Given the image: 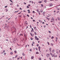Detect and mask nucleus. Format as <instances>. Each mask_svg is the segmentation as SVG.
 <instances>
[{
  "mask_svg": "<svg viewBox=\"0 0 60 60\" xmlns=\"http://www.w3.org/2000/svg\"><path fill=\"white\" fill-rule=\"evenodd\" d=\"M50 56V54H47L46 56L47 57H49Z\"/></svg>",
  "mask_w": 60,
  "mask_h": 60,
  "instance_id": "nucleus-2",
  "label": "nucleus"
},
{
  "mask_svg": "<svg viewBox=\"0 0 60 60\" xmlns=\"http://www.w3.org/2000/svg\"><path fill=\"white\" fill-rule=\"evenodd\" d=\"M17 56H18L17 55H15V58H16L17 57Z\"/></svg>",
  "mask_w": 60,
  "mask_h": 60,
  "instance_id": "nucleus-20",
  "label": "nucleus"
},
{
  "mask_svg": "<svg viewBox=\"0 0 60 60\" xmlns=\"http://www.w3.org/2000/svg\"><path fill=\"white\" fill-rule=\"evenodd\" d=\"M52 20H53V21H54V18H53V17H52Z\"/></svg>",
  "mask_w": 60,
  "mask_h": 60,
  "instance_id": "nucleus-25",
  "label": "nucleus"
},
{
  "mask_svg": "<svg viewBox=\"0 0 60 60\" xmlns=\"http://www.w3.org/2000/svg\"><path fill=\"white\" fill-rule=\"evenodd\" d=\"M36 49V50H38V49L37 48H36L35 49Z\"/></svg>",
  "mask_w": 60,
  "mask_h": 60,
  "instance_id": "nucleus-46",
  "label": "nucleus"
},
{
  "mask_svg": "<svg viewBox=\"0 0 60 60\" xmlns=\"http://www.w3.org/2000/svg\"><path fill=\"white\" fill-rule=\"evenodd\" d=\"M10 49H11V50H12V49H11V48H10Z\"/></svg>",
  "mask_w": 60,
  "mask_h": 60,
  "instance_id": "nucleus-59",
  "label": "nucleus"
},
{
  "mask_svg": "<svg viewBox=\"0 0 60 60\" xmlns=\"http://www.w3.org/2000/svg\"><path fill=\"white\" fill-rule=\"evenodd\" d=\"M10 1H11V2H12V3H13V2L12 1V0H10Z\"/></svg>",
  "mask_w": 60,
  "mask_h": 60,
  "instance_id": "nucleus-33",
  "label": "nucleus"
},
{
  "mask_svg": "<svg viewBox=\"0 0 60 60\" xmlns=\"http://www.w3.org/2000/svg\"><path fill=\"white\" fill-rule=\"evenodd\" d=\"M6 40L7 41H8V39H6Z\"/></svg>",
  "mask_w": 60,
  "mask_h": 60,
  "instance_id": "nucleus-51",
  "label": "nucleus"
},
{
  "mask_svg": "<svg viewBox=\"0 0 60 60\" xmlns=\"http://www.w3.org/2000/svg\"><path fill=\"white\" fill-rule=\"evenodd\" d=\"M47 43L48 44V45H49V42H47Z\"/></svg>",
  "mask_w": 60,
  "mask_h": 60,
  "instance_id": "nucleus-30",
  "label": "nucleus"
},
{
  "mask_svg": "<svg viewBox=\"0 0 60 60\" xmlns=\"http://www.w3.org/2000/svg\"><path fill=\"white\" fill-rule=\"evenodd\" d=\"M32 51V50L31 49H30V52H31V51Z\"/></svg>",
  "mask_w": 60,
  "mask_h": 60,
  "instance_id": "nucleus-36",
  "label": "nucleus"
},
{
  "mask_svg": "<svg viewBox=\"0 0 60 60\" xmlns=\"http://www.w3.org/2000/svg\"><path fill=\"white\" fill-rule=\"evenodd\" d=\"M30 6V5L29 4V5H28V6Z\"/></svg>",
  "mask_w": 60,
  "mask_h": 60,
  "instance_id": "nucleus-58",
  "label": "nucleus"
},
{
  "mask_svg": "<svg viewBox=\"0 0 60 60\" xmlns=\"http://www.w3.org/2000/svg\"><path fill=\"white\" fill-rule=\"evenodd\" d=\"M56 39L57 40V39H58V38H57V37L56 38Z\"/></svg>",
  "mask_w": 60,
  "mask_h": 60,
  "instance_id": "nucleus-54",
  "label": "nucleus"
},
{
  "mask_svg": "<svg viewBox=\"0 0 60 60\" xmlns=\"http://www.w3.org/2000/svg\"><path fill=\"white\" fill-rule=\"evenodd\" d=\"M7 6H5V8H7Z\"/></svg>",
  "mask_w": 60,
  "mask_h": 60,
  "instance_id": "nucleus-45",
  "label": "nucleus"
},
{
  "mask_svg": "<svg viewBox=\"0 0 60 60\" xmlns=\"http://www.w3.org/2000/svg\"><path fill=\"white\" fill-rule=\"evenodd\" d=\"M22 55L23 56H25V54H24V53H22Z\"/></svg>",
  "mask_w": 60,
  "mask_h": 60,
  "instance_id": "nucleus-21",
  "label": "nucleus"
},
{
  "mask_svg": "<svg viewBox=\"0 0 60 60\" xmlns=\"http://www.w3.org/2000/svg\"><path fill=\"white\" fill-rule=\"evenodd\" d=\"M35 40H36L37 41L39 40L38 38L36 36H35Z\"/></svg>",
  "mask_w": 60,
  "mask_h": 60,
  "instance_id": "nucleus-1",
  "label": "nucleus"
},
{
  "mask_svg": "<svg viewBox=\"0 0 60 60\" xmlns=\"http://www.w3.org/2000/svg\"><path fill=\"white\" fill-rule=\"evenodd\" d=\"M33 22H35V21L34 20H33Z\"/></svg>",
  "mask_w": 60,
  "mask_h": 60,
  "instance_id": "nucleus-52",
  "label": "nucleus"
},
{
  "mask_svg": "<svg viewBox=\"0 0 60 60\" xmlns=\"http://www.w3.org/2000/svg\"><path fill=\"white\" fill-rule=\"evenodd\" d=\"M44 28H45L46 27V26H44Z\"/></svg>",
  "mask_w": 60,
  "mask_h": 60,
  "instance_id": "nucleus-63",
  "label": "nucleus"
},
{
  "mask_svg": "<svg viewBox=\"0 0 60 60\" xmlns=\"http://www.w3.org/2000/svg\"><path fill=\"white\" fill-rule=\"evenodd\" d=\"M33 44H34V42H33L32 43Z\"/></svg>",
  "mask_w": 60,
  "mask_h": 60,
  "instance_id": "nucleus-61",
  "label": "nucleus"
},
{
  "mask_svg": "<svg viewBox=\"0 0 60 60\" xmlns=\"http://www.w3.org/2000/svg\"><path fill=\"white\" fill-rule=\"evenodd\" d=\"M44 2L45 3H46L47 2V0H45L44 1Z\"/></svg>",
  "mask_w": 60,
  "mask_h": 60,
  "instance_id": "nucleus-17",
  "label": "nucleus"
},
{
  "mask_svg": "<svg viewBox=\"0 0 60 60\" xmlns=\"http://www.w3.org/2000/svg\"><path fill=\"white\" fill-rule=\"evenodd\" d=\"M57 19H58V20H60V18L59 17H58L57 18Z\"/></svg>",
  "mask_w": 60,
  "mask_h": 60,
  "instance_id": "nucleus-9",
  "label": "nucleus"
},
{
  "mask_svg": "<svg viewBox=\"0 0 60 60\" xmlns=\"http://www.w3.org/2000/svg\"><path fill=\"white\" fill-rule=\"evenodd\" d=\"M51 45H52V46H53V44L52 43H51Z\"/></svg>",
  "mask_w": 60,
  "mask_h": 60,
  "instance_id": "nucleus-29",
  "label": "nucleus"
},
{
  "mask_svg": "<svg viewBox=\"0 0 60 60\" xmlns=\"http://www.w3.org/2000/svg\"><path fill=\"white\" fill-rule=\"evenodd\" d=\"M53 6V4L51 3L49 4V6Z\"/></svg>",
  "mask_w": 60,
  "mask_h": 60,
  "instance_id": "nucleus-4",
  "label": "nucleus"
},
{
  "mask_svg": "<svg viewBox=\"0 0 60 60\" xmlns=\"http://www.w3.org/2000/svg\"><path fill=\"white\" fill-rule=\"evenodd\" d=\"M31 3H32V4H33V1H31Z\"/></svg>",
  "mask_w": 60,
  "mask_h": 60,
  "instance_id": "nucleus-57",
  "label": "nucleus"
},
{
  "mask_svg": "<svg viewBox=\"0 0 60 60\" xmlns=\"http://www.w3.org/2000/svg\"><path fill=\"white\" fill-rule=\"evenodd\" d=\"M39 60H41V58H39Z\"/></svg>",
  "mask_w": 60,
  "mask_h": 60,
  "instance_id": "nucleus-26",
  "label": "nucleus"
},
{
  "mask_svg": "<svg viewBox=\"0 0 60 60\" xmlns=\"http://www.w3.org/2000/svg\"><path fill=\"white\" fill-rule=\"evenodd\" d=\"M38 3H40L41 4V3H42V1H40L38 2Z\"/></svg>",
  "mask_w": 60,
  "mask_h": 60,
  "instance_id": "nucleus-14",
  "label": "nucleus"
},
{
  "mask_svg": "<svg viewBox=\"0 0 60 60\" xmlns=\"http://www.w3.org/2000/svg\"><path fill=\"white\" fill-rule=\"evenodd\" d=\"M10 54L11 55H12L13 54V53L12 52H10Z\"/></svg>",
  "mask_w": 60,
  "mask_h": 60,
  "instance_id": "nucleus-11",
  "label": "nucleus"
},
{
  "mask_svg": "<svg viewBox=\"0 0 60 60\" xmlns=\"http://www.w3.org/2000/svg\"><path fill=\"white\" fill-rule=\"evenodd\" d=\"M52 57H54V55H52Z\"/></svg>",
  "mask_w": 60,
  "mask_h": 60,
  "instance_id": "nucleus-38",
  "label": "nucleus"
},
{
  "mask_svg": "<svg viewBox=\"0 0 60 60\" xmlns=\"http://www.w3.org/2000/svg\"><path fill=\"white\" fill-rule=\"evenodd\" d=\"M34 33H35V35H37V34H36V32H34Z\"/></svg>",
  "mask_w": 60,
  "mask_h": 60,
  "instance_id": "nucleus-28",
  "label": "nucleus"
},
{
  "mask_svg": "<svg viewBox=\"0 0 60 60\" xmlns=\"http://www.w3.org/2000/svg\"><path fill=\"white\" fill-rule=\"evenodd\" d=\"M54 38V37H53V36H52V37L51 38V39H53V38Z\"/></svg>",
  "mask_w": 60,
  "mask_h": 60,
  "instance_id": "nucleus-27",
  "label": "nucleus"
},
{
  "mask_svg": "<svg viewBox=\"0 0 60 60\" xmlns=\"http://www.w3.org/2000/svg\"><path fill=\"white\" fill-rule=\"evenodd\" d=\"M33 13H35V12L34 11H33Z\"/></svg>",
  "mask_w": 60,
  "mask_h": 60,
  "instance_id": "nucleus-49",
  "label": "nucleus"
},
{
  "mask_svg": "<svg viewBox=\"0 0 60 60\" xmlns=\"http://www.w3.org/2000/svg\"><path fill=\"white\" fill-rule=\"evenodd\" d=\"M59 11H57V12H56V13H59Z\"/></svg>",
  "mask_w": 60,
  "mask_h": 60,
  "instance_id": "nucleus-31",
  "label": "nucleus"
},
{
  "mask_svg": "<svg viewBox=\"0 0 60 60\" xmlns=\"http://www.w3.org/2000/svg\"><path fill=\"white\" fill-rule=\"evenodd\" d=\"M5 10H6V11H8V10L7 9H6Z\"/></svg>",
  "mask_w": 60,
  "mask_h": 60,
  "instance_id": "nucleus-48",
  "label": "nucleus"
},
{
  "mask_svg": "<svg viewBox=\"0 0 60 60\" xmlns=\"http://www.w3.org/2000/svg\"><path fill=\"white\" fill-rule=\"evenodd\" d=\"M21 13V12H20V13H18V15H19V14H20Z\"/></svg>",
  "mask_w": 60,
  "mask_h": 60,
  "instance_id": "nucleus-44",
  "label": "nucleus"
},
{
  "mask_svg": "<svg viewBox=\"0 0 60 60\" xmlns=\"http://www.w3.org/2000/svg\"><path fill=\"white\" fill-rule=\"evenodd\" d=\"M34 58V56H33L31 57V59H33Z\"/></svg>",
  "mask_w": 60,
  "mask_h": 60,
  "instance_id": "nucleus-7",
  "label": "nucleus"
},
{
  "mask_svg": "<svg viewBox=\"0 0 60 60\" xmlns=\"http://www.w3.org/2000/svg\"><path fill=\"white\" fill-rule=\"evenodd\" d=\"M27 46V45H26V46L25 47H26V48Z\"/></svg>",
  "mask_w": 60,
  "mask_h": 60,
  "instance_id": "nucleus-55",
  "label": "nucleus"
},
{
  "mask_svg": "<svg viewBox=\"0 0 60 60\" xmlns=\"http://www.w3.org/2000/svg\"><path fill=\"white\" fill-rule=\"evenodd\" d=\"M34 29H36V26H35L34 27Z\"/></svg>",
  "mask_w": 60,
  "mask_h": 60,
  "instance_id": "nucleus-15",
  "label": "nucleus"
},
{
  "mask_svg": "<svg viewBox=\"0 0 60 60\" xmlns=\"http://www.w3.org/2000/svg\"><path fill=\"white\" fill-rule=\"evenodd\" d=\"M6 54V53L5 52V53H4V55H5Z\"/></svg>",
  "mask_w": 60,
  "mask_h": 60,
  "instance_id": "nucleus-34",
  "label": "nucleus"
},
{
  "mask_svg": "<svg viewBox=\"0 0 60 60\" xmlns=\"http://www.w3.org/2000/svg\"><path fill=\"white\" fill-rule=\"evenodd\" d=\"M49 59H50V60H51V58H49Z\"/></svg>",
  "mask_w": 60,
  "mask_h": 60,
  "instance_id": "nucleus-50",
  "label": "nucleus"
},
{
  "mask_svg": "<svg viewBox=\"0 0 60 60\" xmlns=\"http://www.w3.org/2000/svg\"><path fill=\"white\" fill-rule=\"evenodd\" d=\"M37 30H38V29H36L35 30L36 31Z\"/></svg>",
  "mask_w": 60,
  "mask_h": 60,
  "instance_id": "nucleus-62",
  "label": "nucleus"
},
{
  "mask_svg": "<svg viewBox=\"0 0 60 60\" xmlns=\"http://www.w3.org/2000/svg\"><path fill=\"white\" fill-rule=\"evenodd\" d=\"M38 49H39V51H40V50L41 49H40V46H39L38 47Z\"/></svg>",
  "mask_w": 60,
  "mask_h": 60,
  "instance_id": "nucleus-6",
  "label": "nucleus"
},
{
  "mask_svg": "<svg viewBox=\"0 0 60 60\" xmlns=\"http://www.w3.org/2000/svg\"><path fill=\"white\" fill-rule=\"evenodd\" d=\"M30 39H31V40H33V38H30Z\"/></svg>",
  "mask_w": 60,
  "mask_h": 60,
  "instance_id": "nucleus-35",
  "label": "nucleus"
},
{
  "mask_svg": "<svg viewBox=\"0 0 60 60\" xmlns=\"http://www.w3.org/2000/svg\"><path fill=\"white\" fill-rule=\"evenodd\" d=\"M30 34L31 35V36H32V37H33V36L32 35V34L31 33H30Z\"/></svg>",
  "mask_w": 60,
  "mask_h": 60,
  "instance_id": "nucleus-19",
  "label": "nucleus"
},
{
  "mask_svg": "<svg viewBox=\"0 0 60 60\" xmlns=\"http://www.w3.org/2000/svg\"><path fill=\"white\" fill-rule=\"evenodd\" d=\"M36 54H39V52H36Z\"/></svg>",
  "mask_w": 60,
  "mask_h": 60,
  "instance_id": "nucleus-16",
  "label": "nucleus"
},
{
  "mask_svg": "<svg viewBox=\"0 0 60 60\" xmlns=\"http://www.w3.org/2000/svg\"><path fill=\"white\" fill-rule=\"evenodd\" d=\"M41 6L42 7H43V4H41Z\"/></svg>",
  "mask_w": 60,
  "mask_h": 60,
  "instance_id": "nucleus-23",
  "label": "nucleus"
},
{
  "mask_svg": "<svg viewBox=\"0 0 60 60\" xmlns=\"http://www.w3.org/2000/svg\"><path fill=\"white\" fill-rule=\"evenodd\" d=\"M48 31L49 32V33H51V32L50 31Z\"/></svg>",
  "mask_w": 60,
  "mask_h": 60,
  "instance_id": "nucleus-37",
  "label": "nucleus"
},
{
  "mask_svg": "<svg viewBox=\"0 0 60 60\" xmlns=\"http://www.w3.org/2000/svg\"><path fill=\"white\" fill-rule=\"evenodd\" d=\"M51 48H50L49 49V50H50V51L51 52Z\"/></svg>",
  "mask_w": 60,
  "mask_h": 60,
  "instance_id": "nucleus-12",
  "label": "nucleus"
},
{
  "mask_svg": "<svg viewBox=\"0 0 60 60\" xmlns=\"http://www.w3.org/2000/svg\"><path fill=\"white\" fill-rule=\"evenodd\" d=\"M41 21V20H39V22H40L41 21Z\"/></svg>",
  "mask_w": 60,
  "mask_h": 60,
  "instance_id": "nucleus-39",
  "label": "nucleus"
},
{
  "mask_svg": "<svg viewBox=\"0 0 60 60\" xmlns=\"http://www.w3.org/2000/svg\"><path fill=\"white\" fill-rule=\"evenodd\" d=\"M40 11L41 13H42L43 12V11L42 10H40Z\"/></svg>",
  "mask_w": 60,
  "mask_h": 60,
  "instance_id": "nucleus-10",
  "label": "nucleus"
},
{
  "mask_svg": "<svg viewBox=\"0 0 60 60\" xmlns=\"http://www.w3.org/2000/svg\"><path fill=\"white\" fill-rule=\"evenodd\" d=\"M50 55H52L53 54H52V53H51L50 52Z\"/></svg>",
  "mask_w": 60,
  "mask_h": 60,
  "instance_id": "nucleus-41",
  "label": "nucleus"
},
{
  "mask_svg": "<svg viewBox=\"0 0 60 60\" xmlns=\"http://www.w3.org/2000/svg\"><path fill=\"white\" fill-rule=\"evenodd\" d=\"M34 45H33V44H32V46H33Z\"/></svg>",
  "mask_w": 60,
  "mask_h": 60,
  "instance_id": "nucleus-64",
  "label": "nucleus"
},
{
  "mask_svg": "<svg viewBox=\"0 0 60 60\" xmlns=\"http://www.w3.org/2000/svg\"><path fill=\"white\" fill-rule=\"evenodd\" d=\"M53 56L54 57H56L57 56L56 55V54H54V55H53Z\"/></svg>",
  "mask_w": 60,
  "mask_h": 60,
  "instance_id": "nucleus-3",
  "label": "nucleus"
},
{
  "mask_svg": "<svg viewBox=\"0 0 60 60\" xmlns=\"http://www.w3.org/2000/svg\"><path fill=\"white\" fill-rule=\"evenodd\" d=\"M27 16L28 17H29V16L28 15H27Z\"/></svg>",
  "mask_w": 60,
  "mask_h": 60,
  "instance_id": "nucleus-43",
  "label": "nucleus"
},
{
  "mask_svg": "<svg viewBox=\"0 0 60 60\" xmlns=\"http://www.w3.org/2000/svg\"><path fill=\"white\" fill-rule=\"evenodd\" d=\"M31 29H32V30H31V32H34V30H33V28H32Z\"/></svg>",
  "mask_w": 60,
  "mask_h": 60,
  "instance_id": "nucleus-5",
  "label": "nucleus"
},
{
  "mask_svg": "<svg viewBox=\"0 0 60 60\" xmlns=\"http://www.w3.org/2000/svg\"><path fill=\"white\" fill-rule=\"evenodd\" d=\"M19 9L21 10H22V9L21 8H19Z\"/></svg>",
  "mask_w": 60,
  "mask_h": 60,
  "instance_id": "nucleus-60",
  "label": "nucleus"
},
{
  "mask_svg": "<svg viewBox=\"0 0 60 60\" xmlns=\"http://www.w3.org/2000/svg\"><path fill=\"white\" fill-rule=\"evenodd\" d=\"M59 24H60V22H59Z\"/></svg>",
  "mask_w": 60,
  "mask_h": 60,
  "instance_id": "nucleus-56",
  "label": "nucleus"
},
{
  "mask_svg": "<svg viewBox=\"0 0 60 60\" xmlns=\"http://www.w3.org/2000/svg\"><path fill=\"white\" fill-rule=\"evenodd\" d=\"M43 15H45V11L43 12Z\"/></svg>",
  "mask_w": 60,
  "mask_h": 60,
  "instance_id": "nucleus-13",
  "label": "nucleus"
},
{
  "mask_svg": "<svg viewBox=\"0 0 60 60\" xmlns=\"http://www.w3.org/2000/svg\"><path fill=\"white\" fill-rule=\"evenodd\" d=\"M19 10H18V11H15L14 12L15 13H16V12H18V11H19Z\"/></svg>",
  "mask_w": 60,
  "mask_h": 60,
  "instance_id": "nucleus-24",
  "label": "nucleus"
},
{
  "mask_svg": "<svg viewBox=\"0 0 60 60\" xmlns=\"http://www.w3.org/2000/svg\"><path fill=\"white\" fill-rule=\"evenodd\" d=\"M36 46H37V47H38L39 46V45L38 44H37V45H36Z\"/></svg>",
  "mask_w": 60,
  "mask_h": 60,
  "instance_id": "nucleus-32",
  "label": "nucleus"
},
{
  "mask_svg": "<svg viewBox=\"0 0 60 60\" xmlns=\"http://www.w3.org/2000/svg\"><path fill=\"white\" fill-rule=\"evenodd\" d=\"M36 11H37V12L39 11V10L38 9H36Z\"/></svg>",
  "mask_w": 60,
  "mask_h": 60,
  "instance_id": "nucleus-22",
  "label": "nucleus"
},
{
  "mask_svg": "<svg viewBox=\"0 0 60 60\" xmlns=\"http://www.w3.org/2000/svg\"><path fill=\"white\" fill-rule=\"evenodd\" d=\"M5 52V50H4L3 51V52Z\"/></svg>",
  "mask_w": 60,
  "mask_h": 60,
  "instance_id": "nucleus-40",
  "label": "nucleus"
},
{
  "mask_svg": "<svg viewBox=\"0 0 60 60\" xmlns=\"http://www.w3.org/2000/svg\"><path fill=\"white\" fill-rule=\"evenodd\" d=\"M55 52V50H54V49H53L52 50V53H54V52Z\"/></svg>",
  "mask_w": 60,
  "mask_h": 60,
  "instance_id": "nucleus-8",
  "label": "nucleus"
},
{
  "mask_svg": "<svg viewBox=\"0 0 60 60\" xmlns=\"http://www.w3.org/2000/svg\"><path fill=\"white\" fill-rule=\"evenodd\" d=\"M46 19H48V20H49V19L47 17H46Z\"/></svg>",
  "mask_w": 60,
  "mask_h": 60,
  "instance_id": "nucleus-42",
  "label": "nucleus"
},
{
  "mask_svg": "<svg viewBox=\"0 0 60 60\" xmlns=\"http://www.w3.org/2000/svg\"><path fill=\"white\" fill-rule=\"evenodd\" d=\"M27 8H29V7L28 6H27Z\"/></svg>",
  "mask_w": 60,
  "mask_h": 60,
  "instance_id": "nucleus-53",
  "label": "nucleus"
},
{
  "mask_svg": "<svg viewBox=\"0 0 60 60\" xmlns=\"http://www.w3.org/2000/svg\"><path fill=\"white\" fill-rule=\"evenodd\" d=\"M30 28H32V27H31V25H30Z\"/></svg>",
  "mask_w": 60,
  "mask_h": 60,
  "instance_id": "nucleus-47",
  "label": "nucleus"
},
{
  "mask_svg": "<svg viewBox=\"0 0 60 60\" xmlns=\"http://www.w3.org/2000/svg\"><path fill=\"white\" fill-rule=\"evenodd\" d=\"M14 52L15 53H17V51L15 50L14 51Z\"/></svg>",
  "mask_w": 60,
  "mask_h": 60,
  "instance_id": "nucleus-18",
  "label": "nucleus"
}]
</instances>
